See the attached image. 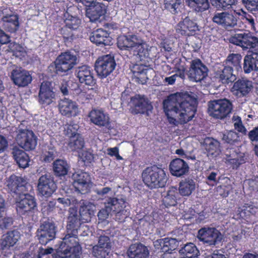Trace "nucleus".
I'll return each mask as SVG.
<instances>
[{"label": "nucleus", "mask_w": 258, "mask_h": 258, "mask_svg": "<svg viewBox=\"0 0 258 258\" xmlns=\"http://www.w3.org/2000/svg\"><path fill=\"white\" fill-rule=\"evenodd\" d=\"M69 169L70 166L66 160L58 159L53 163V170L56 176L61 177L66 175Z\"/></svg>", "instance_id": "ea45409f"}, {"label": "nucleus", "mask_w": 258, "mask_h": 258, "mask_svg": "<svg viewBox=\"0 0 258 258\" xmlns=\"http://www.w3.org/2000/svg\"><path fill=\"white\" fill-rule=\"evenodd\" d=\"M187 5L197 12H203L210 7L208 0H186Z\"/></svg>", "instance_id": "79ce46f5"}, {"label": "nucleus", "mask_w": 258, "mask_h": 258, "mask_svg": "<svg viewBox=\"0 0 258 258\" xmlns=\"http://www.w3.org/2000/svg\"><path fill=\"white\" fill-rule=\"evenodd\" d=\"M178 192L180 196L188 197L196 189V182L191 178H187L179 183Z\"/></svg>", "instance_id": "72a5a7b5"}, {"label": "nucleus", "mask_w": 258, "mask_h": 258, "mask_svg": "<svg viewBox=\"0 0 258 258\" xmlns=\"http://www.w3.org/2000/svg\"><path fill=\"white\" fill-rule=\"evenodd\" d=\"M73 185L75 190L82 194L90 191L91 180L90 175L85 172L78 171L73 174Z\"/></svg>", "instance_id": "ddd939ff"}, {"label": "nucleus", "mask_w": 258, "mask_h": 258, "mask_svg": "<svg viewBox=\"0 0 258 258\" xmlns=\"http://www.w3.org/2000/svg\"><path fill=\"white\" fill-rule=\"evenodd\" d=\"M197 99L187 92L170 94L163 102L164 111L170 124L177 125V117L180 124L191 120L195 115Z\"/></svg>", "instance_id": "f257e3e1"}, {"label": "nucleus", "mask_w": 258, "mask_h": 258, "mask_svg": "<svg viewBox=\"0 0 258 258\" xmlns=\"http://www.w3.org/2000/svg\"><path fill=\"white\" fill-rule=\"evenodd\" d=\"M156 242L159 243L163 253L172 252L177 248L179 244L176 239L168 237L157 240Z\"/></svg>", "instance_id": "58836bf2"}, {"label": "nucleus", "mask_w": 258, "mask_h": 258, "mask_svg": "<svg viewBox=\"0 0 258 258\" xmlns=\"http://www.w3.org/2000/svg\"><path fill=\"white\" fill-rule=\"evenodd\" d=\"M243 23L247 25L248 28L251 30H255L254 19L250 15H245L243 19Z\"/></svg>", "instance_id": "69168bd1"}, {"label": "nucleus", "mask_w": 258, "mask_h": 258, "mask_svg": "<svg viewBox=\"0 0 258 258\" xmlns=\"http://www.w3.org/2000/svg\"><path fill=\"white\" fill-rule=\"evenodd\" d=\"M232 109V103L226 99L214 100L208 102V113L216 119L225 118L231 113Z\"/></svg>", "instance_id": "39448f33"}, {"label": "nucleus", "mask_w": 258, "mask_h": 258, "mask_svg": "<svg viewBox=\"0 0 258 258\" xmlns=\"http://www.w3.org/2000/svg\"><path fill=\"white\" fill-rule=\"evenodd\" d=\"M116 62L113 56L110 54L99 57L95 63V70L101 79L109 76L114 70Z\"/></svg>", "instance_id": "0eeeda50"}, {"label": "nucleus", "mask_w": 258, "mask_h": 258, "mask_svg": "<svg viewBox=\"0 0 258 258\" xmlns=\"http://www.w3.org/2000/svg\"><path fill=\"white\" fill-rule=\"evenodd\" d=\"M178 32L182 35L194 36L199 31L197 24L188 17H186L178 24Z\"/></svg>", "instance_id": "393cba45"}, {"label": "nucleus", "mask_w": 258, "mask_h": 258, "mask_svg": "<svg viewBox=\"0 0 258 258\" xmlns=\"http://www.w3.org/2000/svg\"><path fill=\"white\" fill-rule=\"evenodd\" d=\"M79 153V157L84 162L91 163L93 159L94 155L88 151L81 150Z\"/></svg>", "instance_id": "e2e57ef3"}, {"label": "nucleus", "mask_w": 258, "mask_h": 258, "mask_svg": "<svg viewBox=\"0 0 258 258\" xmlns=\"http://www.w3.org/2000/svg\"><path fill=\"white\" fill-rule=\"evenodd\" d=\"M80 220L77 214H70L68 219L66 234L59 246L60 255L58 258H80L82 247L78 239Z\"/></svg>", "instance_id": "f03ea898"}, {"label": "nucleus", "mask_w": 258, "mask_h": 258, "mask_svg": "<svg viewBox=\"0 0 258 258\" xmlns=\"http://www.w3.org/2000/svg\"><path fill=\"white\" fill-rule=\"evenodd\" d=\"M55 96L52 83L49 81L43 82L40 85L38 94V101L39 104L44 106L50 105Z\"/></svg>", "instance_id": "f3484780"}, {"label": "nucleus", "mask_w": 258, "mask_h": 258, "mask_svg": "<svg viewBox=\"0 0 258 258\" xmlns=\"http://www.w3.org/2000/svg\"><path fill=\"white\" fill-rule=\"evenodd\" d=\"M169 169L172 175L180 177L188 173L189 167L187 163L184 160L176 158L170 162Z\"/></svg>", "instance_id": "4be33fe9"}, {"label": "nucleus", "mask_w": 258, "mask_h": 258, "mask_svg": "<svg viewBox=\"0 0 258 258\" xmlns=\"http://www.w3.org/2000/svg\"><path fill=\"white\" fill-rule=\"evenodd\" d=\"M37 188L42 196L49 197L56 190L57 186L53 177L45 174L39 177Z\"/></svg>", "instance_id": "2eb2a0df"}, {"label": "nucleus", "mask_w": 258, "mask_h": 258, "mask_svg": "<svg viewBox=\"0 0 258 258\" xmlns=\"http://www.w3.org/2000/svg\"><path fill=\"white\" fill-rule=\"evenodd\" d=\"M26 180L23 177L12 174L6 180V186L11 194L16 197L27 192Z\"/></svg>", "instance_id": "4468645a"}, {"label": "nucleus", "mask_w": 258, "mask_h": 258, "mask_svg": "<svg viewBox=\"0 0 258 258\" xmlns=\"http://www.w3.org/2000/svg\"><path fill=\"white\" fill-rule=\"evenodd\" d=\"M236 120V121L234 124L235 129L238 132L241 133L243 135H246L247 131L242 124L241 118L239 116H237Z\"/></svg>", "instance_id": "338daca9"}, {"label": "nucleus", "mask_w": 258, "mask_h": 258, "mask_svg": "<svg viewBox=\"0 0 258 258\" xmlns=\"http://www.w3.org/2000/svg\"><path fill=\"white\" fill-rule=\"evenodd\" d=\"M77 57L70 52H62L47 68V73L51 77L67 75L76 64Z\"/></svg>", "instance_id": "7ed1b4c3"}, {"label": "nucleus", "mask_w": 258, "mask_h": 258, "mask_svg": "<svg viewBox=\"0 0 258 258\" xmlns=\"http://www.w3.org/2000/svg\"><path fill=\"white\" fill-rule=\"evenodd\" d=\"M94 205L92 204L89 202L86 203L83 202V205L80 206L79 209L80 216L83 219L87 220L94 214Z\"/></svg>", "instance_id": "8fccbe9b"}, {"label": "nucleus", "mask_w": 258, "mask_h": 258, "mask_svg": "<svg viewBox=\"0 0 258 258\" xmlns=\"http://www.w3.org/2000/svg\"><path fill=\"white\" fill-rule=\"evenodd\" d=\"M98 235V243L101 246H105V248H111V242L109 236L105 235V231L101 229L98 230L97 231Z\"/></svg>", "instance_id": "6e6d98bb"}, {"label": "nucleus", "mask_w": 258, "mask_h": 258, "mask_svg": "<svg viewBox=\"0 0 258 258\" xmlns=\"http://www.w3.org/2000/svg\"><path fill=\"white\" fill-rule=\"evenodd\" d=\"M230 42L243 49H250L258 47V38L252 35L250 32L241 31L231 36Z\"/></svg>", "instance_id": "6e6552de"}, {"label": "nucleus", "mask_w": 258, "mask_h": 258, "mask_svg": "<svg viewBox=\"0 0 258 258\" xmlns=\"http://www.w3.org/2000/svg\"><path fill=\"white\" fill-rule=\"evenodd\" d=\"M174 69L177 73L176 74L181 79H184L185 74L186 71V68L185 65L181 64L180 62L177 63L175 65Z\"/></svg>", "instance_id": "774afa93"}, {"label": "nucleus", "mask_w": 258, "mask_h": 258, "mask_svg": "<svg viewBox=\"0 0 258 258\" xmlns=\"http://www.w3.org/2000/svg\"><path fill=\"white\" fill-rule=\"evenodd\" d=\"M236 2L237 0H210L212 6L219 10L229 9Z\"/></svg>", "instance_id": "09e8293b"}, {"label": "nucleus", "mask_w": 258, "mask_h": 258, "mask_svg": "<svg viewBox=\"0 0 258 258\" xmlns=\"http://www.w3.org/2000/svg\"><path fill=\"white\" fill-rule=\"evenodd\" d=\"M241 2L248 11H258V0H241Z\"/></svg>", "instance_id": "bf43d9fd"}, {"label": "nucleus", "mask_w": 258, "mask_h": 258, "mask_svg": "<svg viewBox=\"0 0 258 258\" xmlns=\"http://www.w3.org/2000/svg\"><path fill=\"white\" fill-rule=\"evenodd\" d=\"M252 88V85L250 81L239 79L234 83L231 91L236 96L243 97L247 95Z\"/></svg>", "instance_id": "c756f323"}, {"label": "nucleus", "mask_w": 258, "mask_h": 258, "mask_svg": "<svg viewBox=\"0 0 258 258\" xmlns=\"http://www.w3.org/2000/svg\"><path fill=\"white\" fill-rule=\"evenodd\" d=\"M60 113L68 117L76 116L79 113L78 105L77 103L72 100L64 98L61 99L58 104Z\"/></svg>", "instance_id": "5701e85b"}, {"label": "nucleus", "mask_w": 258, "mask_h": 258, "mask_svg": "<svg viewBox=\"0 0 258 258\" xmlns=\"http://www.w3.org/2000/svg\"><path fill=\"white\" fill-rule=\"evenodd\" d=\"M181 4V0H164V2L165 9L174 15L178 13Z\"/></svg>", "instance_id": "603ef678"}, {"label": "nucleus", "mask_w": 258, "mask_h": 258, "mask_svg": "<svg viewBox=\"0 0 258 258\" xmlns=\"http://www.w3.org/2000/svg\"><path fill=\"white\" fill-rule=\"evenodd\" d=\"M243 70L247 74L253 70L258 71V51L252 52L244 57Z\"/></svg>", "instance_id": "f704fd0d"}, {"label": "nucleus", "mask_w": 258, "mask_h": 258, "mask_svg": "<svg viewBox=\"0 0 258 258\" xmlns=\"http://www.w3.org/2000/svg\"><path fill=\"white\" fill-rule=\"evenodd\" d=\"M139 38L135 34L120 35L117 38V46L121 50L131 51Z\"/></svg>", "instance_id": "c85d7f7f"}, {"label": "nucleus", "mask_w": 258, "mask_h": 258, "mask_svg": "<svg viewBox=\"0 0 258 258\" xmlns=\"http://www.w3.org/2000/svg\"><path fill=\"white\" fill-rule=\"evenodd\" d=\"M69 147L73 151L79 153L84 147L85 142L81 135H78L76 138L70 139Z\"/></svg>", "instance_id": "de8ad7c7"}, {"label": "nucleus", "mask_w": 258, "mask_h": 258, "mask_svg": "<svg viewBox=\"0 0 258 258\" xmlns=\"http://www.w3.org/2000/svg\"><path fill=\"white\" fill-rule=\"evenodd\" d=\"M150 50L149 46L139 37L131 51H133L134 56L141 61H143L146 59H151L153 58V55L150 54Z\"/></svg>", "instance_id": "b1692460"}, {"label": "nucleus", "mask_w": 258, "mask_h": 258, "mask_svg": "<svg viewBox=\"0 0 258 258\" xmlns=\"http://www.w3.org/2000/svg\"><path fill=\"white\" fill-rule=\"evenodd\" d=\"M105 205H106V208H108L111 214L124 210L125 207V203L116 198H109L107 202L105 203Z\"/></svg>", "instance_id": "a19ab883"}, {"label": "nucleus", "mask_w": 258, "mask_h": 258, "mask_svg": "<svg viewBox=\"0 0 258 258\" xmlns=\"http://www.w3.org/2000/svg\"><path fill=\"white\" fill-rule=\"evenodd\" d=\"M57 156V152L54 147H48L41 155L42 160L45 163H50Z\"/></svg>", "instance_id": "5fc2aeb1"}, {"label": "nucleus", "mask_w": 258, "mask_h": 258, "mask_svg": "<svg viewBox=\"0 0 258 258\" xmlns=\"http://www.w3.org/2000/svg\"><path fill=\"white\" fill-rule=\"evenodd\" d=\"M16 140L18 145L27 151L34 150L37 144V137L29 130H19Z\"/></svg>", "instance_id": "1a4fd4ad"}, {"label": "nucleus", "mask_w": 258, "mask_h": 258, "mask_svg": "<svg viewBox=\"0 0 258 258\" xmlns=\"http://www.w3.org/2000/svg\"><path fill=\"white\" fill-rule=\"evenodd\" d=\"M127 254L130 258H149V251L147 246L139 242L129 247Z\"/></svg>", "instance_id": "7c9ffc66"}, {"label": "nucleus", "mask_w": 258, "mask_h": 258, "mask_svg": "<svg viewBox=\"0 0 258 258\" xmlns=\"http://www.w3.org/2000/svg\"><path fill=\"white\" fill-rule=\"evenodd\" d=\"M177 187L171 186L163 197L162 204L166 208L175 206L180 199Z\"/></svg>", "instance_id": "473e14b6"}, {"label": "nucleus", "mask_w": 258, "mask_h": 258, "mask_svg": "<svg viewBox=\"0 0 258 258\" xmlns=\"http://www.w3.org/2000/svg\"><path fill=\"white\" fill-rule=\"evenodd\" d=\"M225 155L227 162L233 169H237L241 165L245 163L244 156L240 155L233 149H227Z\"/></svg>", "instance_id": "2f4dec72"}, {"label": "nucleus", "mask_w": 258, "mask_h": 258, "mask_svg": "<svg viewBox=\"0 0 258 258\" xmlns=\"http://www.w3.org/2000/svg\"><path fill=\"white\" fill-rule=\"evenodd\" d=\"M64 23L66 26L76 30L80 26L81 23V20L77 17L70 15L66 13L64 15Z\"/></svg>", "instance_id": "3c124183"}, {"label": "nucleus", "mask_w": 258, "mask_h": 258, "mask_svg": "<svg viewBox=\"0 0 258 258\" xmlns=\"http://www.w3.org/2000/svg\"><path fill=\"white\" fill-rule=\"evenodd\" d=\"M56 227L53 222L45 221L41 224L37 231V236L39 243L46 245L55 237Z\"/></svg>", "instance_id": "f8f14e48"}, {"label": "nucleus", "mask_w": 258, "mask_h": 258, "mask_svg": "<svg viewBox=\"0 0 258 258\" xmlns=\"http://www.w3.org/2000/svg\"><path fill=\"white\" fill-rule=\"evenodd\" d=\"M13 157L20 168H25L29 166L30 158L23 150L15 148L13 151Z\"/></svg>", "instance_id": "4c0bfd02"}, {"label": "nucleus", "mask_w": 258, "mask_h": 258, "mask_svg": "<svg viewBox=\"0 0 258 258\" xmlns=\"http://www.w3.org/2000/svg\"><path fill=\"white\" fill-rule=\"evenodd\" d=\"M231 66H222L215 72V77L223 84L233 83L236 80V76L233 74Z\"/></svg>", "instance_id": "cd10ccee"}, {"label": "nucleus", "mask_w": 258, "mask_h": 258, "mask_svg": "<svg viewBox=\"0 0 258 258\" xmlns=\"http://www.w3.org/2000/svg\"><path fill=\"white\" fill-rule=\"evenodd\" d=\"M142 178L145 184L150 189L164 187L167 180L164 169L155 165L146 167L142 173Z\"/></svg>", "instance_id": "20e7f679"}, {"label": "nucleus", "mask_w": 258, "mask_h": 258, "mask_svg": "<svg viewBox=\"0 0 258 258\" xmlns=\"http://www.w3.org/2000/svg\"><path fill=\"white\" fill-rule=\"evenodd\" d=\"M208 69L199 58H195L190 62L187 73L189 79L195 82H201L208 76Z\"/></svg>", "instance_id": "9d476101"}, {"label": "nucleus", "mask_w": 258, "mask_h": 258, "mask_svg": "<svg viewBox=\"0 0 258 258\" xmlns=\"http://www.w3.org/2000/svg\"><path fill=\"white\" fill-rule=\"evenodd\" d=\"M90 121L99 127L111 129L110 118L107 113L103 111L93 109L88 114Z\"/></svg>", "instance_id": "dca6fc26"}, {"label": "nucleus", "mask_w": 258, "mask_h": 258, "mask_svg": "<svg viewBox=\"0 0 258 258\" xmlns=\"http://www.w3.org/2000/svg\"><path fill=\"white\" fill-rule=\"evenodd\" d=\"M214 23L226 28H233L237 23V17L232 13L226 12L216 13L212 18Z\"/></svg>", "instance_id": "aec40b11"}, {"label": "nucleus", "mask_w": 258, "mask_h": 258, "mask_svg": "<svg viewBox=\"0 0 258 258\" xmlns=\"http://www.w3.org/2000/svg\"><path fill=\"white\" fill-rule=\"evenodd\" d=\"M179 251L184 256H194L198 257L200 253L199 250L193 243H188L185 244Z\"/></svg>", "instance_id": "49530a36"}, {"label": "nucleus", "mask_w": 258, "mask_h": 258, "mask_svg": "<svg viewBox=\"0 0 258 258\" xmlns=\"http://www.w3.org/2000/svg\"><path fill=\"white\" fill-rule=\"evenodd\" d=\"M258 210V208L253 205V203H245L242 206L238 208L237 212L240 216L243 218H248L251 215H254Z\"/></svg>", "instance_id": "c03bdc74"}, {"label": "nucleus", "mask_w": 258, "mask_h": 258, "mask_svg": "<svg viewBox=\"0 0 258 258\" xmlns=\"http://www.w3.org/2000/svg\"><path fill=\"white\" fill-rule=\"evenodd\" d=\"M113 214L115 221L121 223L124 222L125 219L130 216V211L125 209Z\"/></svg>", "instance_id": "680f3d73"}, {"label": "nucleus", "mask_w": 258, "mask_h": 258, "mask_svg": "<svg viewBox=\"0 0 258 258\" xmlns=\"http://www.w3.org/2000/svg\"><path fill=\"white\" fill-rule=\"evenodd\" d=\"M75 74L81 84L92 87L96 84L93 71L90 67L83 65L77 68Z\"/></svg>", "instance_id": "6ab92c4d"}, {"label": "nucleus", "mask_w": 258, "mask_h": 258, "mask_svg": "<svg viewBox=\"0 0 258 258\" xmlns=\"http://www.w3.org/2000/svg\"><path fill=\"white\" fill-rule=\"evenodd\" d=\"M20 235L18 231L13 230L8 232L4 235L1 239V246L3 249L14 246L20 238Z\"/></svg>", "instance_id": "e433bc0d"}, {"label": "nucleus", "mask_w": 258, "mask_h": 258, "mask_svg": "<svg viewBox=\"0 0 258 258\" xmlns=\"http://www.w3.org/2000/svg\"><path fill=\"white\" fill-rule=\"evenodd\" d=\"M238 138L239 136L237 133L230 131L223 134L222 140L225 142L232 145L238 141Z\"/></svg>", "instance_id": "13d9d810"}, {"label": "nucleus", "mask_w": 258, "mask_h": 258, "mask_svg": "<svg viewBox=\"0 0 258 258\" xmlns=\"http://www.w3.org/2000/svg\"><path fill=\"white\" fill-rule=\"evenodd\" d=\"M130 102L133 105L131 112L133 114H148L153 109L151 102L144 95L136 94L131 98Z\"/></svg>", "instance_id": "9b49d317"}, {"label": "nucleus", "mask_w": 258, "mask_h": 258, "mask_svg": "<svg viewBox=\"0 0 258 258\" xmlns=\"http://www.w3.org/2000/svg\"><path fill=\"white\" fill-rule=\"evenodd\" d=\"M205 149L208 156H216L219 151V143L213 138H207L204 141Z\"/></svg>", "instance_id": "37998d69"}, {"label": "nucleus", "mask_w": 258, "mask_h": 258, "mask_svg": "<svg viewBox=\"0 0 258 258\" xmlns=\"http://www.w3.org/2000/svg\"><path fill=\"white\" fill-rule=\"evenodd\" d=\"M16 209L20 216H32L36 210L37 204L34 197L27 192L16 197Z\"/></svg>", "instance_id": "423d86ee"}, {"label": "nucleus", "mask_w": 258, "mask_h": 258, "mask_svg": "<svg viewBox=\"0 0 258 258\" xmlns=\"http://www.w3.org/2000/svg\"><path fill=\"white\" fill-rule=\"evenodd\" d=\"M11 78L13 83L19 87H25L32 81V76L29 72L21 68H16L11 72Z\"/></svg>", "instance_id": "412c9836"}, {"label": "nucleus", "mask_w": 258, "mask_h": 258, "mask_svg": "<svg viewBox=\"0 0 258 258\" xmlns=\"http://www.w3.org/2000/svg\"><path fill=\"white\" fill-rule=\"evenodd\" d=\"M217 172H211L208 176H207L206 178V182L210 186H215L219 182V178L217 179L216 176L217 175Z\"/></svg>", "instance_id": "0e129e2a"}, {"label": "nucleus", "mask_w": 258, "mask_h": 258, "mask_svg": "<svg viewBox=\"0 0 258 258\" xmlns=\"http://www.w3.org/2000/svg\"><path fill=\"white\" fill-rule=\"evenodd\" d=\"M90 40L97 46L109 45L111 42L109 33L102 28L93 31L90 34Z\"/></svg>", "instance_id": "bb28decb"}, {"label": "nucleus", "mask_w": 258, "mask_h": 258, "mask_svg": "<svg viewBox=\"0 0 258 258\" xmlns=\"http://www.w3.org/2000/svg\"><path fill=\"white\" fill-rule=\"evenodd\" d=\"M241 56L239 54L231 53L228 55L225 61V65L231 66L237 72L242 70L241 66Z\"/></svg>", "instance_id": "a18cd8bd"}, {"label": "nucleus", "mask_w": 258, "mask_h": 258, "mask_svg": "<svg viewBox=\"0 0 258 258\" xmlns=\"http://www.w3.org/2000/svg\"><path fill=\"white\" fill-rule=\"evenodd\" d=\"M86 7H88L86 10V15L91 22L98 21L106 12L105 6L96 1L91 5Z\"/></svg>", "instance_id": "a878e982"}, {"label": "nucleus", "mask_w": 258, "mask_h": 258, "mask_svg": "<svg viewBox=\"0 0 258 258\" xmlns=\"http://www.w3.org/2000/svg\"><path fill=\"white\" fill-rule=\"evenodd\" d=\"M132 71L136 82L143 85L147 83L148 79L147 75L148 70L145 68V66L136 64L133 67Z\"/></svg>", "instance_id": "c9c22d12"}, {"label": "nucleus", "mask_w": 258, "mask_h": 258, "mask_svg": "<svg viewBox=\"0 0 258 258\" xmlns=\"http://www.w3.org/2000/svg\"><path fill=\"white\" fill-rule=\"evenodd\" d=\"M220 234L215 228L204 227L199 230L198 237L209 245H215L221 240Z\"/></svg>", "instance_id": "a211bd4d"}, {"label": "nucleus", "mask_w": 258, "mask_h": 258, "mask_svg": "<svg viewBox=\"0 0 258 258\" xmlns=\"http://www.w3.org/2000/svg\"><path fill=\"white\" fill-rule=\"evenodd\" d=\"M64 132L66 136L70 139L76 138L78 135H81L78 133V125L75 123H67L64 126Z\"/></svg>", "instance_id": "4d7b16f0"}, {"label": "nucleus", "mask_w": 258, "mask_h": 258, "mask_svg": "<svg viewBox=\"0 0 258 258\" xmlns=\"http://www.w3.org/2000/svg\"><path fill=\"white\" fill-rule=\"evenodd\" d=\"M74 30L64 25L60 29V33L62 35L64 41L73 40L74 34L73 31Z\"/></svg>", "instance_id": "052dcab7"}, {"label": "nucleus", "mask_w": 258, "mask_h": 258, "mask_svg": "<svg viewBox=\"0 0 258 258\" xmlns=\"http://www.w3.org/2000/svg\"><path fill=\"white\" fill-rule=\"evenodd\" d=\"M110 250L111 248L96 244L92 247V254L96 258H105L109 255Z\"/></svg>", "instance_id": "864d4df0"}]
</instances>
